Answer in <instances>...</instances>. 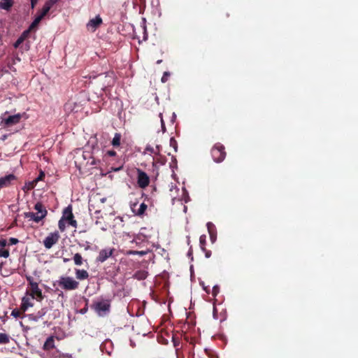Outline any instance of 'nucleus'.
Instances as JSON below:
<instances>
[{"label":"nucleus","instance_id":"obj_51","mask_svg":"<svg viewBox=\"0 0 358 358\" xmlns=\"http://www.w3.org/2000/svg\"><path fill=\"white\" fill-rule=\"evenodd\" d=\"M176 114L173 113V118H176Z\"/></svg>","mask_w":358,"mask_h":358},{"label":"nucleus","instance_id":"obj_2","mask_svg":"<svg viewBox=\"0 0 358 358\" xmlns=\"http://www.w3.org/2000/svg\"><path fill=\"white\" fill-rule=\"evenodd\" d=\"M26 279L28 282V287L26 291L27 295H29L33 299L41 301L44 299V295L38 287V282L34 281V278L29 275L26 276Z\"/></svg>","mask_w":358,"mask_h":358},{"label":"nucleus","instance_id":"obj_29","mask_svg":"<svg viewBox=\"0 0 358 358\" xmlns=\"http://www.w3.org/2000/svg\"><path fill=\"white\" fill-rule=\"evenodd\" d=\"M66 222L63 218H61L58 222V227L61 231H64L66 229Z\"/></svg>","mask_w":358,"mask_h":358},{"label":"nucleus","instance_id":"obj_15","mask_svg":"<svg viewBox=\"0 0 358 358\" xmlns=\"http://www.w3.org/2000/svg\"><path fill=\"white\" fill-rule=\"evenodd\" d=\"M89 210H90V212L94 211V214L97 215V216L96 217V218L97 219L96 220V224H98L99 222L98 220L100 217L102 218V216L99 215L101 214V209L96 208L94 199L90 200V202H89ZM91 214H92V213H91Z\"/></svg>","mask_w":358,"mask_h":358},{"label":"nucleus","instance_id":"obj_35","mask_svg":"<svg viewBox=\"0 0 358 358\" xmlns=\"http://www.w3.org/2000/svg\"><path fill=\"white\" fill-rule=\"evenodd\" d=\"M44 178H45V173L43 171H41L38 176L34 179L35 182H38L41 180H43L44 179Z\"/></svg>","mask_w":358,"mask_h":358},{"label":"nucleus","instance_id":"obj_49","mask_svg":"<svg viewBox=\"0 0 358 358\" xmlns=\"http://www.w3.org/2000/svg\"><path fill=\"white\" fill-rule=\"evenodd\" d=\"M91 165H96V162L94 159H92V161L90 162Z\"/></svg>","mask_w":358,"mask_h":358},{"label":"nucleus","instance_id":"obj_5","mask_svg":"<svg viewBox=\"0 0 358 358\" xmlns=\"http://www.w3.org/2000/svg\"><path fill=\"white\" fill-rule=\"evenodd\" d=\"M92 308L95 310L99 315L103 316L109 312L110 308V301L108 299H102L99 301L94 302Z\"/></svg>","mask_w":358,"mask_h":358},{"label":"nucleus","instance_id":"obj_33","mask_svg":"<svg viewBox=\"0 0 358 358\" xmlns=\"http://www.w3.org/2000/svg\"><path fill=\"white\" fill-rule=\"evenodd\" d=\"M170 146L173 147L176 152L177 151V141L173 137L170 138Z\"/></svg>","mask_w":358,"mask_h":358},{"label":"nucleus","instance_id":"obj_34","mask_svg":"<svg viewBox=\"0 0 358 358\" xmlns=\"http://www.w3.org/2000/svg\"><path fill=\"white\" fill-rule=\"evenodd\" d=\"M117 155V153L115 150H108L103 157L106 158L107 157H115Z\"/></svg>","mask_w":358,"mask_h":358},{"label":"nucleus","instance_id":"obj_28","mask_svg":"<svg viewBox=\"0 0 358 358\" xmlns=\"http://www.w3.org/2000/svg\"><path fill=\"white\" fill-rule=\"evenodd\" d=\"M10 255V252L8 249H5L4 248H1L0 249V257L8 258Z\"/></svg>","mask_w":358,"mask_h":358},{"label":"nucleus","instance_id":"obj_17","mask_svg":"<svg viewBox=\"0 0 358 358\" xmlns=\"http://www.w3.org/2000/svg\"><path fill=\"white\" fill-rule=\"evenodd\" d=\"M76 278L78 280H83L89 278V273L86 270L84 269H75Z\"/></svg>","mask_w":358,"mask_h":358},{"label":"nucleus","instance_id":"obj_47","mask_svg":"<svg viewBox=\"0 0 358 358\" xmlns=\"http://www.w3.org/2000/svg\"><path fill=\"white\" fill-rule=\"evenodd\" d=\"M204 252H205V253H206L205 255H206V257L207 258H208V257H210V255H211V252H210V250H206Z\"/></svg>","mask_w":358,"mask_h":358},{"label":"nucleus","instance_id":"obj_31","mask_svg":"<svg viewBox=\"0 0 358 358\" xmlns=\"http://www.w3.org/2000/svg\"><path fill=\"white\" fill-rule=\"evenodd\" d=\"M147 252L145 251H137V250H129L128 252V254L129 255H139L141 256H143L146 254Z\"/></svg>","mask_w":358,"mask_h":358},{"label":"nucleus","instance_id":"obj_44","mask_svg":"<svg viewBox=\"0 0 358 358\" xmlns=\"http://www.w3.org/2000/svg\"><path fill=\"white\" fill-rule=\"evenodd\" d=\"M28 308L29 307L22 301L20 309L23 312H25L28 309Z\"/></svg>","mask_w":358,"mask_h":358},{"label":"nucleus","instance_id":"obj_20","mask_svg":"<svg viewBox=\"0 0 358 358\" xmlns=\"http://www.w3.org/2000/svg\"><path fill=\"white\" fill-rule=\"evenodd\" d=\"M207 228H208V233L210 234V240L212 242H214L216 239V234L215 232V226L213 223L208 222Z\"/></svg>","mask_w":358,"mask_h":358},{"label":"nucleus","instance_id":"obj_21","mask_svg":"<svg viewBox=\"0 0 358 358\" xmlns=\"http://www.w3.org/2000/svg\"><path fill=\"white\" fill-rule=\"evenodd\" d=\"M122 135L120 133H115V136L111 141V144L113 147L117 148L121 144Z\"/></svg>","mask_w":358,"mask_h":358},{"label":"nucleus","instance_id":"obj_4","mask_svg":"<svg viewBox=\"0 0 358 358\" xmlns=\"http://www.w3.org/2000/svg\"><path fill=\"white\" fill-rule=\"evenodd\" d=\"M59 286L64 290H75L79 287V282L69 276H61L57 281Z\"/></svg>","mask_w":358,"mask_h":358},{"label":"nucleus","instance_id":"obj_42","mask_svg":"<svg viewBox=\"0 0 358 358\" xmlns=\"http://www.w3.org/2000/svg\"><path fill=\"white\" fill-rule=\"evenodd\" d=\"M38 182H35V180H34L33 181L30 182L28 185V189H33L37 184Z\"/></svg>","mask_w":358,"mask_h":358},{"label":"nucleus","instance_id":"obj_40","mask_svg":"<svg viewBox=\"0 0 358 358\" xmlns=\"http://www.w3.org/2000/svg\"><path fill=\"white\" fill-rule=\"evenodd\" d=\"M170 76L169 73L165 72L162 78V82L165 83L168 80V77Z\"/></svg>","mask_w":358,"mask_h":358},{"label":"nucleus","instance_id":"obj_24","mask_svg":"<svg viewBox=\"0 0 358 358\" xmlns=\"http://www.w3.org/2000/svg\"><path fill=\"white\" fill-rule=\"evenodd\" d=\"M10 342V337L8 334L0 333V344H8Z\"/></svg>","mask_w":358,"mask_h":358},{"label":"nucleus","instance_id":"obj_9","mask_svg":"<svg viewBox=\"0 0 358 358\" xmlns=\"http://www.w3.org/2000/svg\"><path fill=\"white\" fill-rule=\"evenodd\" d=\"M50 8L48 6L44 5L42 10L38 13V15L30 24V29H34L37 27L43 18L48 13Z\"/></svg>","mask_w":358,"mask_h":358},{"label":"nucleus","instance_id":"obj_25","mask_svg":"<svg viewBox=\"0 0 358 358\" xmlns=\"http://www.w3.org/2000/svg\"><path fill=\"white\" fill-rule=\"evenodd\" d=\"M148 273L145 271H138L135 273V277L138 280H144L147 278Z\"/></svg>","mask_w":358,"mask_h":358},{"label":"nucleus","instance_id":"obj_45","mask_svg":"<svg viewBox=\"0 0 358 358\" xmlns=\"http://www.w3.org/2000/svg\"><path fill=\"white\" fill-rule=\"evenodd\" d=\"M38 0H31V8H34Z\"/></svg>","mask_w":358,"mask_h":358},{"label":"nucleus","instance_id":"obj_48","mask_svg":"<svg viewBox=\"0 0 358 358\" xmlns=\"http://www.w3.org/2000/svg\"><path fill=\"white\" fill-rule=\"evenodd\" d=\"M146 150L150 152H154V149L153 148H150V147H147L146 148Z\"/></svg>","mask_w":358,"mask_h":358},{"label":"nucleus","instance_id":"obj_27","mask_svg":"<svg viewBox=\"0 0 358 358\" xmlns=\"http://www.w3.org/2000/svg\"><path fill=\"white\" fill-rule=\"evenodd\" d=\"M32 30L33 29H30V26H29L27 30H25L22 32V34L20 35V38L23 39V41H24L29 37V34Z\"/></svg>","mask_w":358,"mask_h":358},{"label":"nucleus","instance_id":"obj_6","mask_svg":"<svg viewBox=\"0 0 358 358\" xmlns=\"http://www.w3.org/2000/svg\"><path fill=\"white\" fill-rule=\"evenodd\" d=\"M22 116L23 114L17 113L13 115H10L7 117H2L1 124L3 128L10 127L18 124L20 122Z\"/></svg>","mask_w":358,"mask_h":358},{"label":"nucleus","instance_id":"obj_19","mask_svg":"<svg viewBox=\"0 0 358 358\" xmlns=\"http://www.w3.org/2000/svg\"><path fill=\"white\" fill-rule=\"evenodd\" d=\"M13 5V0H1L0 1V8L6 10L7 11L10 10Z\"/></svg>","mask_w":358,"mask_h":358},{"label":"nucleus","instance_id":"obj_37","mask_svg":"<svg viewBox=\"0 0 358 358\" xmlns=\"http://www.w3.org/2000/svg\"><path fill=\"white\" fill-rule=\"evenodd\" d=\"M23 42H24L23 39H22L19 37L13 45L14 48H17Z\"/></svg>","mask_w":358,"mask_h":358},{"label":"nucleus","instance_id":"obj_32","mask_svg":"<svg viewBox=\"0 0 358 358\" xmlns=\"http://www.w3.org/2000/svg\"><path fill=\"white\" fill-rule=\"evenodd\" d=\"M11 315L16 318L20 317L21 316V311L17 308H15L12 310Z\"/></svg>","mask_w":358,"mask_h":358},{"label":"nucleus","instance_id":"obj_50","mask_svg":"<svg viewBox=\"0 0 358 358\" xmlns=\"http://www.w3.org/2000/svg\"><path fill=\"white\" fill-rule=\"evenodd\" d=\"M101 203H103L106 201V198L103 197L99 199Z\"/></svg>","mask_w":358,"mask_h":358},{"label":"nucleus","instance_id":"obj_36","mask_svg":"<svg viewBox=\"0 0 358 358\" xmlns=\"http://www.w3.org/2000/svg\"><path fill=\"white\" fill-rule=\"evenodd\" d=\"M59 1V0H48L45 3L44 5L48 6L50 9L52 6Z\"/></svg>","mask_w":358,"mask_h":358},{"label":"nucleus","instance_id":"obj_41","mask_svg":"<svg viewBox=\"0 0 358 358\" xmlns=\"http://www.w3.org/2000/svg\"><path fill=\"white\" fill-rule=\"evenodd\" d=\"M19 242L18 239L15 238H10L9 239V244L10 245H15Z\"/></svg>","mask_w":358,"mask_h":358},{"label":"nucleus","instance_id":"obj_11","mask_svg":"<svg viewBox=\"0 0 358 358\" xmlns=\"http://www.w3.org/2000/svg\"><path fill=\"white\" fill-rule=\"evenodd\" d=\"M114 251L115 249L110 248L101 250L96 257V262L101 263L104 262L106 260H107L110 257L113 255Z\"/></svg>","mask_w":358,"mask_h":358},{"label":"nucleus","instance_id":"obj_14","mask_svg":"<svg viewBox=\"0 0 358 358\" xmlns=\"http://www.w3.org/2000/svg\"><path fill=\"white\" fill-rule=\"evenodd\" d=\"M97 77L99 78V80L102 82L101 89L103 90L110 85L112 76L109 75L108 73H101Z\"/></svg>","mask_w":358,"mask_h":358},{"label":"nucleus","instance_id":"obj_8","mask_svg":"<svg viewBox=\"0 0 358 358\" xmlns=\"http://www.w3.org/2000/svg\"><path fill=\"white\" fill-rule=\"evenodd\" d=\"M60 236L58 231L50 233L44 240L43 245L45 248L50 249L55 244H56Z\"/></svg>","mask_w":358,"mask_h":358},{"label":"nucleus","instance_id":"obj_7","mask_svg":"<svg viewBox=\"0 0 358 358\" xmlns=\"http://www.w3.org/2000/svg\"><path fill=\"white\" fill-rule=\"evenodd\" d=\"M62 218L66 221L69 225L75 228L77 227V221L74 219L72 212V206L71 205L64 209Z\"/></svg>","mask_w":358,"mask_h":358},{"label":"nucleus","instance_id":"obj_3","mask_svg":"<svg viewBox=\"0 0 358 358\" xmlns=\"http://www.w3.org/2000/svg\"><path fill=\"white\" fill-rule=\"evenodd\" d=\"M210 154L215 162L220 163L227 156L225 147L220 143H216L211 148Z\"/></svg>","mask_w":358,"mask_h":358},{"label":"nucleus","instance_id":"obj_23","mask_svg":"<svg viewBox=\"0 0 358 358\" xmlns=\"http://www.w3.org/2000/svg\"><path fill=\"white\" fill-rule=\"evenodd\" d=\"M73 261H74V264L76 266H81L83 264L84 260L83 259L82 255L80 253H76L73 255Z\"/></svg>","mask_w":358,"mask_h":358},{"label":"nucleus","instance_id":"obj_52","mask_svg":"<svg viewBox=\"0 0 358 358\" xmlns=\"http://www.w3.org/2000/svg\"><path fill=\"white\" fill-rule=\"evenodd\" d=\"M68 261H69V259H64V262H68Z\"/></svg>","mask_w":358,"mask_h":358},{"label":"nucleus","instance_id":"obj_38","mask_svg":"<svg viewBox=\"0 0 358 358\" xmlns=\"http://www.w3.org/2000/svg\"><path fill=\"white\" fill-rule=\"evenodd\" d=\"M159 116L160 120H161V124H162V131L164 132L166 131V127H165L164 121L163 120L162 113H160Z\"/></svg>","mask_w":358,"mask_h":358},{"label":"nucleus","instance_id":"obj_43","mask_svg":"<svg viewBox=\"0 0 358 358\" xmlns=\"http://www.w3.org/2000/svg\"><path fill=\"white\" fill-rule=\"evenodd\" d=\"M7 245V241L6 239L1 238L0 239V247L4 248Z\"/></svg>","mask_w":358,"mask_h":358},{"label":"nucleus","instance_id":"obj_30","mask_svg":"<svg viewBox=\"0 0 358 358\" xmlns=\"http://www.w3.org/2000/svg\"><path fill=\"white\" fill-rule=\"evenodd\" d=\"M22 301L28 307H32L34 306V303L31 301L30 298L27 296H24L22 299Z\"/></svg>","mask_w":358,"mask_h":358},{"label":"nucleus","instance_id":"obj_12","mask_svg":"<svg viewBox=\"0 0 358 358\" xmlns=\"http://www.w3.org/2000/svg\"><path fill=\"white\" fill-rule=\"evenodd\" d=\"M102 24V19L99 15L91 19L87 24V28L89 31L94 32Z\"/></svg>","mask_w":358,"mask_h":358},{"label":"nucleus","instance_id":"obj_39","mask_svg":"<svg viewBox=\"0 0 358 358\" xmlns=\"http://www.w3.org/2000/svg\"><path fill=\"white\" fill-rule=\"evenodd\" d=\"M218 292H219V287L217 285L214 286L213 287V290H212L213 296H216L217 294H218Z\"/></svg>","mask_w":358,"mask_h":358},{"label":"nucleus","instance_id":"obj_26","mask_svg":"<svg viewBox=\"0 0 358 358\" xmlns=\"http://www.w3.org/2000/svg\"><path fill=\"white\" fill-rule=\"evenodd\" d=\"M199 243L200 247L203 251L206 250V235H201L199 238Z\"/></svg>","mask_w":358,"mask_h":358},{"label":"nucleus","instance_id":"obj_1","mask_svg":"<svg viewBox=\"0 0 358 358\" xmlns=\"http://www.w3.org/2000/svg\"><path fill=\"white\" fill-rule=\"evenodd\" d=\"M34 208L36 211V213L25 212L24 213L23 215L25 218H28L29 220H32L34 222L38 223L46 217L48 210L43 204L41 202H37L35 204Z\"/></svg>","mask_w":358,"mask_h":358},{"label":"nucleus","instance_id":"obj_46","mask_svg":"<svg viewBox=\"0 0 358 358\" xmlns=\"http://www.w3.org/2000/svg\"><path fill=\"white\" fill-rule=\"evenodd\" d=\"M122 168V164H121L119 167H111V169L114 171H118Z\"/></svg>","mask_w":358,"mask_h":358},{"label":"nucleus","instance_id":"obj_18","mask_svg":"<svg viewBox=\"0 0 358 358\" xmlns=\"http://www.w3.org/2000/svg\"><path fill=\"white\" fill-rule=\"evenodd\" d=\"M46 308H42L38 310L36 314H29V318L33 321H38L40 318L43 317L46 314Z\"/></svg>","mask_w":358,"mask_h":358},{"label":"nucleus","instance_id":"obj_22","mask_svg":"<svg viewBox=\"0 0 358 358\" xmlns=\"http://www.w3.org/2000/svg\"><path fill=\"white\" fill-rule=\"evenodd\" d=\"M55 341L52 337H49L47 338L46 341L44 343L43 349L44 350H50L55 348Z\"/></svg>","mask_w":358,"mask_h":358},{"label":"nucleus","instance_id":"obj_10","mask_svg":"<svg viewBox=\"0 0 358 358\" xmlns=\"http://www.w3.org/2000/svg\"><path fill=\"white\" fill-rule=\"evenodd\" d=\"M137 172H138V178H137L138 179L137 180L138 185L141 188H145L146 187H148L149 185V183H150L149 176H148V174L146 173L141 171V169H138Z\"/></svg>","mask_w":358,"mask_h":358},{"label":"nucleus","instance_id":"obj_13","mask_svg":"<svg viewBox=\"0 0 358 358\" xmlns=\"http://www.w3.org/2000/svg\"><path fill=\"white\" fill-rule=\"evenodd\" d=\"M16 180V176L11 173L0 178V189L10 186L13 181Z\"/></svg>","mask_w":358,"mask_h":358},{"label":"nucleus","instance_id":"obj_16","mask_svg":"<svg viewBox=\"0 0 358 358\" xmlns=\"http://www.w3.org/2000/svg\"><path fill=\"white\" fill-rule=\"evenodd\" d=\"M136 207H137V203H133L131 206L132 212L135 215H138V216L143 215L145 213V212L148 208L147 205L145 203H142L138 209H136Z\"/></svg>","mask_w":358,"mask_h":358}]
</instances>
